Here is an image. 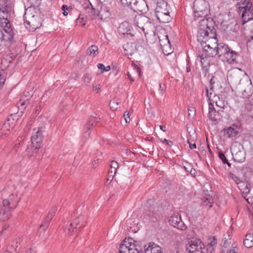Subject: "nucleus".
Listing matches in <instances>:
<instances>
[{"label":"nucleus","instance_id":"obj_1","mask_svg":"<svg viewBox=\"0 0 253 253\" xmlns=\"http://www.w3.org/2000/svg\"><path fill=\"white\" fill-rule=\"evenodd\" d=\"M197 37L202 46L216 47L219 44L212 20L211 19L203 18L199 21Z\"/></svg>","mask_w":253,"mask_h":253},{"label":"nucleus","instance_id":"obj_2","mask_svg":"<svg viewBox=\"0 0 253 253\" xmlns=\"http://www.w3.org/2000/svg\"><path fill=\"white\" fill-rule=\"evenodd\" d=\"M24 20L26 28L29 31H34L42 25L41 18L33 7H29L26 9Z\"/></svg>","mask_w":253,"mask_h":253},{"label":"nucleus","instance_id":"obj_3","mask_svg":"<svg viewBox=\"0 0 253 253\" xmlns=\"http://www.w3.org/2000/svg\"><path fill=\"white\" fill-rule=\"evenodd\" d=\"M169 6L165 0H157L155 13L160 23H167L171 20L169 15Z\"/></svg>","mask_w":253,"mask_h":253},{"label":"nucleus","instance_id":"obj_4","mask_svg":"<svg viewBox=\"0 0 253 253\" xmlns=\"http://www.w3.org/2000/svg\"><path fill=\"white\" fill-rule=\"evenodd\" d=\"M134 24L145 35L154 34V26L150 21V19L143 15H138L135 16L134 19Z\"/></svg>","mask_w":253,"mask_h":253},{"label":"nucleus","instance_id":"obj_5","mask_svg":"<svg viewBox=\"0 0 253 253\" xmlns=\"http://www.w3.org/2000/svg\"><path fill=\"white\" fill-rule=\"evenodd\" d=\"M42 138L43 135L41 128H34L31 138V148L28 147L26 150L30 156H32L34 153H36L38 150L42 147Z\"/></svg>","mask_w":253,"mask_h":253},{"label":"nucleus","instance_id":"obj_6","mask_svg":"<svg viewBox=\"0 0 253 253\" xmlns=\"http://www.w3.org/2000/svg\"><path fill=\"white\" fill-rule=\"evenodd\" d=\"M193 7L195 17L205 18L210 12L209 3L205 0H195Z\"/></svg>","mask_w":253,"mask_h":253},{"label":"nucleus","instance_id":"obj_7","mask_svg":"<svg viewBox=\"0 0 253 253\" xmlns=\"http://www.w3.org/2000/svg\"><path fill=\"white\" fill-rule=\"evenodd\" d=\"M186 251L189 253H206L202 242L197 239H189L185 244Z\"/></svg>","mask_w":253,"mask_h":253},{"label":"nucleus","instance_id":"obj_8","mask_svg":"<svg viewBox=\"0 0 253 253\" xmlns=\"http://www.w3.org/2000/svg\"><path fill=\"white\" fill-rule=\"evenodd\" d=\"M206 96L210 102L209 105L212 107H213L214 103L220 109H224L227 105V102L222 95H212V92H210L208 88L206 89Z\"/></svg>","mask_w":253,"mask_h":253},{"label":"nucleus","instance_id":"obj_9","mask_svg":"<svg viewBox=\"0 0 253 253\" xmlns=\"http://www.w3.org/2000/svg\"><path fill=\"white\" fill-rule=\"evenodd\" d=\"M120 253H141L136 246V242L131 238L125 239L120 247Z\"/></svg>","mask_w":253,"mask_h":253},{"label":"nucleus","instance_id":"obj_10","mask_svg":"<svg viewBox=\"0 0 253 253\" xmlns=\"http://www.w3.org/2000/svg\"><path fill=\"white\" fill-rule=\"evenodd\" d=\"M239 89L242 93L243 97L249 98L253 93V85L251 81L248 79L245 80L240 81Z\"/></svg>","mask_w":253,"mask_h":253},{"label":"nucleus","instance_id":"obj_11","mask_svg":"<svg viewBox=\"0 0 253 253\" xmlns=\"http://www.w3.org/2000/svg\"><path fill=\"white\" fill-rule=\"evenodd\" d=\"M228 238H224L223 245L221 253H237L238 248L236 243L229 237V232Z\"/></svg>","mask_w":253,"mask_h":253},{"label":"nucleus","instance_id":"obj_12","mask_svg":"<svg viewBox=\"0 0 253 253\" xmlns=\"http://www.w3.org/2000/svg\"><path fill=\"white\" fill-rule=\"evenodd\" d=\"M169 222L171 226L179 230H184L186 229V225L181 220V216L178 212L173 213L169 217Z\"/></svg>","mask_w":253,"mask_h":253},{"label":"nucleus","instance_id":"obj_13","mask_svg":"<svg viewBox=\"0 0 253 253\" xmlns=\"http://www.w3.org/2000/svg\"><path fill=\"white\" fill-rule=\"evenodd\" d=\"M13 38V32L10 27L0 29V46L3 43L10 42Z\"/></svg>","mask_w":253,"mask_h":253},{"label":"nucleus","instance_id":"obj_14","mask_svg":"<svg viewBox=\"0 0 253 253\" xmlns=\"http://www.w3.org/2000/svg\"><path fill=\"white\" fill-rule=\"evenodd\" d=\"M208 88L210 92H212L213 95H220L222 93L223 88L221 83L217 80V79L213 77L210 80V84L208 87H206V89Z\"/></svg>","mask_w":253,"mask_h":253},{"label":"nucleus","instance_id":"obj_15","mask_svg":"<svg viewBox=\"0 0 253 253\" xmlns=\"http://www.w3.org/2000/svg\"><path fill=\"white\" fill-rule=\"evenodd\" d=\"M20 200L21 198L18 196L17 192L14 189L8 197L3 200V203L14 209L17 207Z\"/></svg>","mask_w":253,"mask_h":253},{"label":"nucleus","instance_id":"obj_16","mask_svg":"<svg viewBox=\"0 0 253 253\" xmlns=\"http://www.w3.org/2000/svg\"><path fill=\"white\" fill-rule=\"evenodd\" d=\"M230 177L236 182L239 190L243 194L246 195L250 192V185L247 182L241 180L238 177L233 173L230 174Z\"/></svg>","mask_w":253,"mask_h":253},{"label":"nucleus","instance_id":"obj_17","mask_svg":"<svg viewBox=\"0 0 253 253\" xmlns=\"http://www.w3.org/2000/svg\"><path fill=\"white\" fill-rule=\"evenodd\" d=\"M82 217H78L74 222L70 223L66 222L64 225V231L66 234L72 235L73 233L77 231V226L80 224Z\"/></svg>","mask_w":253,"mask_h":253},{"label":"nucleus","instance_id":"obj_18","mask_svg":"<svg viewBox=\"0 0 253 253\" xmlns=\"http://www.w3.org/2000/svg\"><path fill=\"white\" fill-rule=\"evenodd\" d=\"M203 47V53L199 55V57L201 60H204L207 57H213L217 54V47L210 46L208 47L202 46ZM201 62H202V60Z\"/></svg>","mask_w":253,"mask_h":253},{"label":"nucleus","instance_id":"obj_19","mask_svg":"<svg viewBox=\"0 0 253 253\" xmlns=\"http://www.w3.org/2000/svg\"><path fill=\"white\" fill-rule=\"evenodd\" d=\"M131 25L127 22L125 21L120 25L118 28V32L120 35H129L132 37L134 36V34L131 33Z\"/></svg>","mask_w":253,"mask_h":253},{"label":"nucleus","instance_id":"obj_20","mask_svg":"<svg viewBox=\"0 0 253 253\" xmlns=\"http://www.w3.org/2000/svg\"><path fill=\"white\" fill-rule=\"evenodd\" d=\"M95 119L91 117L87 122L84 128L83 137L85 140L87 139L90 135L92 129L96 124Z\"/></svg>","mask_w":253,"mask_h":253},{"label":"nucleus","instance_id":"obj_21","mask_svg":"<svg viewBox=\"0 0 253 253\" xmlns=\"http://www.w3.org/2000/svg\"><path fill=\"white\" fill-rule=\"evenodd\" d=\"M131 9L135 12H145L147 9V5L144 0H135L133 3Z\"/></svg>","mask_w":253,"mask_h":253},{"label":"nucleus","instance_id":"obj_22","mask_svg":"<svg viewBox=\"0 0 253 253\" xmlns=\"http://www.w3.org/2000/svg\"><path fill=\"white\" fill-rule=\"evenodd\" d=\"M13 209L10 208L9 206L3 203L2 207L0 210V220L5 221L8 220L11 215V211Z\"/></svg>","mask_w":253,"mask_h":253},{"label":"nucleus","instance_id":"obj_23","mask_svg":"<svg viewBox=\"0 0 253 253\" xmlns=\"http://www.w3.org/2000/svg\"><path fill=\"white\" fill-rule=\"evenodd\" d=\"M145 253H163L161 248L154 243H150L144 247Z\"/></svg>","mask_w":253,"mask_h":253},{"label":"nucleus","instance_id":"obj_24","mask_svg":"<svg viewBox=\"0 0 253 253\" xmlns=\"http://www.w3.org/2000/svg\"><path fill=\"white\" fill-rule=\"evenodd\" d=\"M238 126L233 125L232 126L228 127L223 129L224 134L228 138L236 137L238 134Z\"/></svg>","mask_w":253,"mask_h":253},{"label":"nucleus","instance_id":"obj_25","mask_svg":"<svg viewBox=\"0 0 253 253\" xmlns=\"http://www.w3.org/2000/svg\"><path fill=\"white\" fill-rule=\"evenodd\" d=\"M237 56V54L236 52L231 49H230L229 51L226 53L225 57L222 58L221 60L223 62H226L229 64H233L236 63Z\"/></svg>","mask_w":253,"mask_h":253},{"label":"nucleus","instance_id":"obj_26","mask_svg":"<svg viewBox=\"0 0 253 253\" xmlns=\"http://www.w3.org/2000/svg\"><path fill=\"white\" fill-rule=\"evenodd\" d=\"M20 239H16L10 242L6 248V250L12 253H18L20 247Z\"/></svg>","mask_w":253,"mask_h":253},{"label":"nucleus","instance_id":"obj_27","mask_svg":"<svg viewBox=\"0 0 253 253\" xmlns=\"http://www.w3.org/2000/svg\"><path fill=\"white\" fill-rule=\"evenodd\" d=\"M230 49L228 45L223 43H219L217 47V54L221 60L225 57L226 53Z\"/></svg>","mask_w":253,"mask_h":253},{"label":"nucleus","instance_id":"obj_28","mask_svg":"<svg viewBox=\"0 0 253 253\" xmlns=\"http://www.w3.org/2000/svg\"><path fill=\"white\" fill-rule=\"evenodd\" d=\"M230 49L228 45L223 43H219L217 47V54L221 60L225 57L226 53Z\"/></svg>","mask_w":253,"mask_h":253},{"label":"nucleus","instance_id":"obj_29","mask_svg":"<svg viewBox=\"0 0 253 253\" xmlns=\"http://www.w3.org/2000/svg\"><path fill=\"white\" fill-rule=\"evenodd\" d=\"M252 6L250 0H238L237 3V8L240 11L246 10L249 8H251Z\"/></svg>","mask_w":253,"mask_h":253},{"label":"nucleus","instance_id":"obj_30","mask_svg":"<svg viewBox=\"0 0 253 253\" xmlns=\"http://www.w3.org/2000/svg\"><path fill=\"white\" fill-rule=\"evenodd\" d=\"M15 126L14 120L13 119L9 118L4 123L2 126L1 129L2 132H4L5 134H6V131H9L10 129H12Z\"/></svg>","mask_w":253,"mask_h":253},{"label":"nucleus","instance_id":"obj_31","mask_svg":"<svg viewBox=\"0 0 253 253\" xmlns=\"http://www.w3.org/2000/svg\"><path fill=\"white\" fill-rule=\"evenodd\" d=\"M57 211V208L56 207H52L51 208L50 211L48 212V213L45 218L42 227H44V228H46V227H48L49 222L50 220L52 219V218L54 217L56 212Z\"/></svg>","mask_w":253,"mask_h":253},{"label":"nucleus","instance_id":"obj_32","mask_svg":"<svg viewBox=\"0 0 253 253\" xmlns=\"http://www.w3.org/2000/svg\"><path fill=\"white\" fill-rule=\"evenodd\" d=\"M9 14L8 12L4 9L0 8V20H1V23H4L6 25L5 28L10 27L9 22L8 20Z\"/></svg>","mask_w":253,"mask_h":253},{"label":"nucleus","instance_id":"obj_33","mask_svg":"<svg viewBox=\"0 0 253 253\" xmlns=\"http://www.w3.org/2000/svg\"><path fill=\"white\" fill-rule=\"evenodd\" d=\"M232 153L234 160L239 163L243 162L245 159V153L243 151L235 152L233 150Z\"/></svg>","mask_w":253,"mask_h":253},{"label":"nucleus","instance_id":"obj_34","mask_svg":"<svg viewBox=\"0 0 253 253\" xmlns=\"http://www.w3.org/2000/svg\"><path fill=\"white\" fill-rule=\"evenodd\" d=\"M243 243L246 247L251 248L253 246V235L251 233L247 234Z\"/></svg>","mask_w":253,"mask_h":253},{"label":"nucleus","instance_id":"obj_35","mask_svg":"<svg viewBox=\"0 0 253 253\" xmlns=\"http://www.w3.org/2000/svg\"><path fill=\"white\" fill-rule=\"evenodd\" d=\"M118 167V164L116 162L113 161L111 162L110 169L109 170V177L110 178L114 177L116 173V171Z\"/></svg>","mask_w":253,"mask_h":253},{"label":"nucleus","instance_id":"obj_36","mask_svg":"<svg viewBox=\"0 0 253 253\" xmlns=\"http://www.w3.org/2000/svg\"><path fill=\"white\" fill-rule=\"evenodd\" d=\"M110 13L109 10L105 7L102 8L99 12L98 17L102 20H105L109 18Z\"/></svg>","mask_w":253,"mask_h":253},{"label":"nucleus","instance_id":"obj_37","mask_svg":"<svg viewBox=\"0 0 253 253\" xmlns=\"http://www.w3.org/2000/svg\"><path fill=\"white\" fill-rule=\"evenodd\" d=\"M29 103L30 102L28 101V98L25 99L24 97H22L17 103V106L19 110H25Z\"/></svg>","mask_w":253,"mask_h":253},{"label":"nucleus","instance_id":"obj_38","mask_svg":"<svg viewBox=\"0 0 253 253\" xmlns=\"http://www.w3.org/2000/svg\"><path fill=\"white\" fill-rule=\"evenodd\" d=\"M87 10L92 19H95L98 17L99 11L94 8L91 3H90V6L87 7Z\"/></svg>","mask_w":253,"mask_h":253},{"label":"nucleus","instance_id":"obj_39","mask_svg":"<svg viewBox=\"0 0 253 253\" xmlns=\"http://www.w3.org/2000/svg\"><path fill=\"white\" fill-rule=\"evenodd\" d=\"M217 115L216 114V111L213 107L209 105V119L212 121H217Z\"/></svg>","mask_w":253,"mask_h":253},{"label":"nucleus","instance_id":"obj_40","mask_svg":"<svg viewBox=\"0 0 253 253\" xmlns=\"http://www.w3.org/2000/svg\"><path fill=\"white\" fill-rule=\"evenodd\" d=\"M98 53V47L95 45L90 46L87 50V54L92 57H95Z\"/></svg>","mask_w":253,"mask_h":253},{"label":"nucleus","instance_id":"obj_41","mask_svg":"<svg viewBox=\"0 0 253 253\" xmlns=\"http://www.w3.org/2000/svg\"><path fill=\"white\" fill-rule=\"evenodd\" d=\"M252 9L249 8L246 10H243L242 13V18L243 20V25H244L246 23L249 21L247 19L249 17L252 16Z\"/></svg>","mask_w":253,"mask_h":253},{"label":"nucleus","instance_id":"obj_42","mask_svg":"<svg viewBox=\"0 0 253 253\" xmlns=\"http://www.w3.org/2000/svg\"><path fill=\"white\" fill-rule=\"evenodd\" d=\"M203 204L204 206L208 207L209 208H211L212 206L213 199L212 197L210 195H207L206 197L202 199Z\"/></svg>","mask_w":253,"mask_h":253},{"label":"nucleus","instance_id":"obj_43","mask_svg":"<svg viewBox=\"0 0 253 253\" xmlns=\"http://www.w3.org/2000/svg\"><path fill=\"white\" fill-rule=\"evenodd\" d=\"M234 77L237 78V80L240 79V76L238 74V71L237 70H233L228 73L227 78L230 79L231 81L234 80Z\"/></svg>","mask_w":253,"mask_h":253},{"label":"nucleus","instance_id":"obj_44","mask_svg":"<svg viewBox=\"0 0 253 253\" xmlns=\"http://www.w3.org/2000/svg\"><path fill=\"white\" fill-rule=\"evenodd\" d=\"M161 48L163 53L166 55H169L172 52L170 43L167 44L163 45V46L161 47Z\"/></svg>","mask_w":253,"mask_h":253},{"label":"nucleus","instance_id":"obj_45","mask_svg":"<svg viewBox=\"0 0 253 253\" xmlns=\"http://www.w3.org/2000/svg\"><path fill=\"white\" fill-rule=\"evenodd\" d=\"M135 0H120L122 5L124 7H128L131 9Z\"/></svg>","mask_w":253,"mask_h":253},{"label":"nucleus","instance_id":"obj_46","mask_svg":"<svg viewBox=\"0 0 253 253\" xmlns=\"http://www.w3.org/2000/svg\"><path fill=\"white\" fill-rule=\"evenodd\" d=\"M159 42L161 47L163 46V45L167 44L170 43L169 40L168 38V36L166 35L162 36L159 39Z\"/></svg>","mask_w":253,"mask_h":253},{"label":"nucleus","instance_id":"obj_47","mask_svg":"<svg viewBox=\"0 0 253 253\" xmlns=\"http://www.w3.org/2000/svg\"><path fill=\"white\" fill-rule=\"evenodd\" d=\"M218 156L223 164H226L228 165V167H230V164L228 162L224 154L222 153L221 151L218 152Z\"/></svg>","mask_w":253,"mask_h":253},{"label":"nucleus","instance_id":"obj_48","mask_svg":"<svg viewBox=\"0 0 253 253\" xmlns=\"http://www.w3.org/2000/svg\"><path fill=\"white\" fill-rule=\"evenodd\" d=\"M216 245V239L214 237L210 238L208 241V246L209 247H214Z\"/></svg>","mask_w":253,"mask_h":253},{"label":"nucleus","instance_id":"obj_49","mask_svg":"<svg viewBox=\"0 0 253 253\" xmlns=\"http://www.w3.org/2000/svg\"><path fill=\"white\" fill-rule=\"evenodd\" d=\"M109 105L111 109L113 110H116L119 107V103L116 99L111 100Z\"/></svg>","mask_w":253,"mask_h":253},{"label":"nucleus","instance_id":"obj_50","mask_svg":"<svg viewBox=\"0 0 253 253\" xmlns=\"http://www.w3.org/2000/svg\"><path fill=\"white\" fill-rule=\"evenodd\" d=\"M245 107L246 110L249 112V115L253 118V105L247 104Z\"/></svg>","mask_w":253,"mask_h":253},{"label":"nucleus","instance_id":"obj_51","mask_svg":"<svg viewBox=\"0 0 253 253\" xmlns=\"http://www.w3.org/2000/svg\"><path fill=\"white\" fill-rule=\"evenodd\" d=\"M5 81V75L4 73H0V89L2 88Z\"/></svg>","mask_w":253,"mask_h":253},{"label":"nucleus","instance_id":"obj_52","mask_svg":"<svg viewBox=\"0 0 253 253\" xmlns=\"http://www.w3.org/2000/svg\"><path fill=\"white\" fill-rule=\"evenodd\" d=\"M91 79V76L88 74H85L83 77L84 82L87 84H89L90 83Z\"/></svg>","mask_w":253,"mask_h":253},{"label":"nucleus","instance_id":"obj_53","mask_svg":"<svg viewBox=\"0 0 253 253\" xmlns=\"http://www.w3.org/2000/svg\"><path fill=\"white\" fill-rule=\"evenodd\" d=\"M42 225H43V223L41 225L39 230V235L41 237L43 236L44 233L48 227H46V228H44V227H42Z\"/></svg>","mask_w":253,"mask_h":253},{"label":"nucleus","instance_id":"obj_54","mask_svg":"<svg viewBox=\"0 0 253 253\" xmlns=\"http://www.w3.org/2000/svg\"><path fill=\"white\" fill-rule=\"evenodd\" d=\"M29 2L30 6L31 7H33L36 5H38L40 3V0H28Z\"/></svg>","mask_w":253,"mask_h":253},{"label":"nucleus","instance_id":"obj_55","mask_svg":"<svg viewBox=\"0 0 253 253\" xmlns=\"http://www.w3.org/2000/svg\"><path fill=\"white\" fill-rule=\"evenodd\" d=\"M124 117L126 123H129L130 122V119L129 118V114L128 111H126L124 112Z\"/></svg>","mask_w":253,"mask_h":253},{"label":"nucleus","instance_id":"obj_56","mask_svg":"<svg viewBox=\"0 0 253 253\" xmlns=\"http://www.w3.org/2000/svg\"><path fill=\"white\" fill-rule=\"evenodd\" d=\"M92 88L93 91L96 92L97 93H99L101 91L100 85L93 84L92 85Z\"/></svg>","mask_w":253,"mask_h":253},{"label":"nucleus","instance_id":"obj_57","mask_svg":"<svg viewBox=\"0 0 253 253\" xmlns=\"http://www.w3.org/2000/svg\"><path fill=\"white\" fill-rule=\"evenodd\" d=\"M32 92H29V91H25V92L24 93V95L22 97H24V98H25V99L28 98V101L30 102V99L31 97H32Z\"/></svg>","mask_w":253,"mask_h":253},{"label":"nucleus","instance_id":"obj_58","mask_svg":"<svg viewBox=\"0 0 253 253\" xmlns=\"http://www.w3.org/2000/svg\"><path fill=\"white\" fill-rule=\"evenodd\" d=\"M188 115L189 116H194L195 115V109L193 107L189 108L188 110Z\"/></svg>","mask_w":253,"mask_h":253},{"label":"nucleus","instance_id":"obj_59","mask_svg":"<svg viewBox=\"0 0 253 253\" xmlns=\"http://www.w3.org/2000/svg\"><path fill=\"white\" fill-rule=\"evenodd\" d=\"M76 21L78 23H81L82 26H84L85 25V23L84 22V18H81L79 17L77 20Z\"/></svg>","mask_w":253,"mask_h":253},{"label":"nucleus","instance_id":"obj_60","mask_svg":"<svg viewBox=\"0 0 253 253\" xmlns=\"http://www.w3.org/2000/svg\"><path fill=\"white\" fill-rule=\"evenodd\" d=\"M62 10L63 11V14L64 16H67L68 15V12L66 11L68 9V7L66 5H63L61 7Z\"/></svg>","mask_w":253,"mask_h":253},{"label":"nucleus","instance_id":"obj_61","mask_svg":"<svg viewBox=\"0 0 253 253\" xmlns=\"http://www.w3.org/2000/svg\"><path fill=\"white\" fill-rule=\"evenodd\" d=\"M163 143H165L167 145H168L169 146H171L173 145V143L172 141L167 140L166 139H164L163 141Z\"/></svg>","mask_w":253,"mask_h":253},{"label":"nucleus","instance_id":"obj_62","mask_svg":"<svg viewBox=\"0 0 253 253\" xmlns=\"http://www.w3.org/2000/svg\"><path fill=\"white\" fill-rule=\"evenodd\" d=\"M128 46V45H125V46L124 47V48L125 49V51L126 52V55H131L132 54H133V52H129L128 51V50L127 49H126V48Z\"/></svg>","mask_w":253,"mask_h":253},{"label":"nucleus","instance_id":"obj_63","mask_svg":"<svg viewBox=\"0 0 253 253\" xmlns=\"http://www.w3.org/2000/svg\"><path fill=\"white\" fill-rule=\"evenodd\" d=\"M187 142L189 145V147L190 148V149H193L196 148V145L195 143L192 144L190 142V141L188 140H187Z\"/></svg>","mask_w":253,"mask_h":253},{"label":"nucleus","instance_id":"obj_64","mask_svg":"<svg viewBox=\"0 0 253 253\" xmlns=\"http://www.w3.org/2000/svg\"><path fill=\"white\" fill-rule=\"evenodd\" d=\"M165 85L164 84H160V89L162 92V93H163L165 89Z\"/></svg>","mask_w":253,"mask_h":253}]
</instances>
